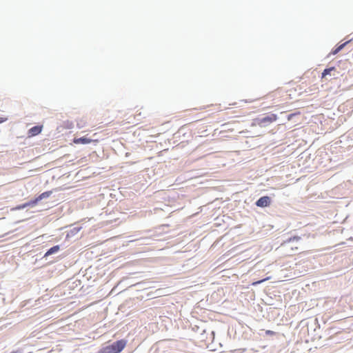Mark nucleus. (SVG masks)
<instances>
[{
    "instance_id": "nucleus-1",
    "label": "nucleus",
    "mask_w": 353,
    "mask_h": 353,
    "mask_svg": "<svg viewBox=\"0 0 353 353\" xmlns=\"http://www.w3.org/2000/svg\"><path fill=\"white\" fill-rule=\"evenodd\" d=\"M126 343L127 341L125 339L118 340L102 347L97 353H119L124 349Z\"/></svg>"
},
{
    "instance_id": "nucleus-2",
    "label": "nucleus",
    "mask_w": 353,
    "mask_h": 353,
    "mask_svg": "<svg viewBox=\"0 0 353 353\" xmlns=\"http://www.w3.org/2000/svg\"><path fill=\"white\" fill-rule=\"evenodd\" d=\"M52 194V191H46L41 194H39L37 197L34 199L29 201L23 204L19 205L14 208L13 210H20L26 208V207H33L39 201H41L43 199L48 198Z\"/></svg>"
},
{
    "instance_id": "nucleus-3",
    "label": "nucleus",
    "mask_w": 353,
    "mask_h": 353,
    "mask_svg": "<svg viewBox=\"0 0 353 353\" xmlns=\"http://www.w3.org/2000/svg\"><path fill=\"white\" fill-rule=\"evenodd\" d=\"M277 115L275 114H269L262 117H257L254 119L252 125H259L260 127H267L270 123L277 120Z\"/></svg>"
},
{
    "instance_id": "nucleus-4",
    "label": "nucleus",
    "mask_w": 353,
    "mask_h": 353,
    "mask_svg": "<svg viewBox=\"0 0 353 353\" xmlns=\"http://www.w3.org/2000/svg\"><path fill=\"white\" fill-rule=\"evenodd\" d=\"M270 203L271 198L268 196H261L255 202V205L259 208L268 207Z\"/></svg>"
},
{
    "instance_id": "nucleus-5",
    "label": "nucleus",
    "mask_w": 353,
    "mask_h": 353,
    "mask_svg": "<svg viewBox=\"0 0 353 353\" xmlns=\"http://www.w3.org/2000/svg\"><path fill=\"white\" fill-rule=\"evenodd\" d=\"M92 141H93L92 139H91L90 138H88L86 137H79V138H74V140H73V142L74 143H76V144H83V145L90 143Z\"/></svg>"
},
{
    "instance_id": "nucleus-6",
    "label": "nucleus",
    "mask_w": 353,
    "mask_h": 353,
    "mask_svg": "<svg viewBox=\"0 0 353 353\" xmlns=\"http://www.w3.org/2000/svg\"><path fill=\"white\" fill-rule=\"evenodd\" d=\"M352 41V39H350L340 45H339L338 46H336L332 51V54L335 55L336 54H338L341 50H342L350 41Z\"/></svg>"
},
{
    "instance_id": "nucleus-7",
    "label": "nucleus",
    "mask_w": 353,
    "mask_h": 353,
    "mask_svg": "<svg viewBox=\"0 0 353 353\" xmlns=\"http://www.w3.org/2000/svg\"><path fill=\"white\" fill-rule=\"evenodd\" d=\"M42 126L41 125H34L29 130V134L31 136H35L41 132Z\"/></svg>"
},
{
    "instance_id": "nucleus-8",
    "label": "nucleus",
    "mask_w": 353,
    "mask_h": 353,
    "mask_svg": "<svg viewBox=\"0 0 353 353\" xmlns=\"http://www.w3.org/2000/svg\"><path fill=\"white\" fill-rule=\"evenodd\" d=\"M300 240H301V237L300 236H293L289 237L287 239L284 240L283 243L281 244V245L286 246L290 243H291L292 241H299Z\"/></svg>"
},
{
    "instance_id": "nucleus-9",
    "label": "nucleus",
    "mask_w": 353,
    "mask_h": 353,
    "mask_svg": "<svg viewBox=\"0 0 353 353\" xmlns=\"http://www.w3.org/2000/svg\"><path fill=\"white\" fill-rule=\"evenodd\" d=\"M81 227H80V226H76V227L72 228V229H70L68 231V232L67 234V237L74 236L81 230Z\"/></svg>"
},
{
    "instance_id": "nucleus-10",
    "label": "nucleus",
    "mask_w": 353,
    "mask_h": 353,
    "mask_svg": "<svg viewBox=\"0 0 353 353\" xmlns=\"http://www.w3.org/2000/svg\"><path fill=\"white\" fill-rule=\"evenodd\" d=\"M60 250V246L59 245L52 246L50 249L47 250L44 256H48L49 255L53 254L54 253H57Z\"/></svg>"
},
{
    "instance_id": "nucleus-11",
    "label": "nucleus",
    "mask_w": 353,
    "mask_h": 353,
    "mask_svg": "<svg viewBox=\"0 0 353 353\" xmlns=\"http://www.w3.org/2000/svg\"><path fill=\"white\" fill-rule=\"evenodd\" d=\"M334 70H336L335 67L325 68L321 74V78H325L327 75H331V72Z\"/></svg>"
},
{
    "instance_id": "nucleus-12",
    "label": "nucleus",
    "mask_w": 353,
    "mask_h": 353,
    "mask_svg": "<svg viewBox=\"0 0 353 353\" xmlns=\"http://www.w3.org/2000/svg\"><path fill=\"white\" fill-rule=\"evenodd\" d=\"M85 125V122L83 120L80 119V120L77 121V125L79 129H81V128H84Z\"/></svg>"
},
{
    "instance_id": "nucleus-13",
    "label": "nucleus",
    "mask_w": 353,
    "mask_h": 353,
    "mask_svg": "<svg viewBox=\"0 0 353 353\" xmlns=\"http://www.w3.org/2000/svg\"><path fill=\"white\" fill-rule=\"evenodd\" d=\"M269 279H270V277H267V278H265L264 279H261V280H259V281H254V282L252 283V285H257L259 284H261L263 282H264L265 281L268 280Z\"/></svg>"
},
{
    "instance_id": "nucleus-14",
    "label": "nucleus",
    "mask_w": 353,
    "mask_h": 353,
    "mask_svg": "<svg viewBox=\"0 0 353 353\" xmlns=\"http://www.w3.org/2000/svg\"><path fill=\"white\" fill-rule=\"evenodd\" d=\"M74 126V124L72 121H68L66 123H65V127L68 129H71Z\"/></svg>"
},
{
    "instance_id": "nucleus-15",
    "label": "nucleus",
    "mask_w": 353,
    "mask_h": 353,
    "mask_svg": "<svg viewBox=\"0 0 353 353\" xmlns=\"http://www.w3.org/2000/svg\"><path fill=\"white\" fill-rule=\"evenodd\" d=\"M138 241H143V242L141 243V244H148V243L146 242L147 241L149 240V238H140L139 239H137Z\"/></svg>"
},
{
    "instance_id": "nucleus-16",
    "label": "nucleus",
    "mask_w": 353,
    "mask_h": 353,
    "mask_svg": "<svg viewBox=\"0 0 353 353\" xmlns=\"http://www.w3.org/2000/svg\"><path fill=\"white\" fill-rule=\"evenodd\" d=\"M265 334H266V335L272 336V335H274L276 333L274 331H272V330H266L265 331Z\"/></svg>"
},
{
    "instance_id": "nucleus-17",
    "label": "nucleus",
    "mask_w": 353,
    "mask_h": 353,
    "mask_svg": "<svg viewBox=\"0 0 353 353\" xmlns=\"http://www.w3.org/2000/svg\"><path fill=\"white\" fill-rule=\"evenodd\" d=\"M7 120V118L0 117V123L5 122Z\"/></svg>"
},
{
    "instance_id": "nucleus-18",
    "label": "nucleus",
    "mask_w": 353,
    "mask_h": 353,
    "mask_svg": "<svg viewBox=\"0 0 353 353\" xmlns=\"http://www.w3.org/2000/svg\"><path fill=\"white\" fill-rule=\"evenodd\" d=\"M292 117V114H290L288 119H290Z\"/></svg>"
}]
</instances>
